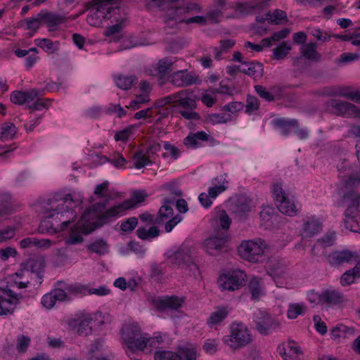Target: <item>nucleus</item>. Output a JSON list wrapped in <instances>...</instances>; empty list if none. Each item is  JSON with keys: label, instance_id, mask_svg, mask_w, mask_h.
I'll return each instance as SVG.
<instances>
[{"label": "nucleus", "instance_id": "obj_38", "mask_svg": "<svg viewBox=\"0 0 360 360\" xmlns=\"http://www.w3.org/2000/svg\"><path fill=\"white\" fill-rule=\"evenodd\" d=\"M307 310V307L303 302L290 303L288 305L286 315L289 319H295L298 317V316L304 315Z\"/></svg>", "mask_w": 360, "mask_h": 360}, {"label": "nucleus", "instance_id": "obj_64", "mask_svg": "<svg viewBox=\"0 0 360 360\" xmlns=\"http://www.w3.org/2000/svg\"><path fill=\"white\" fill-rule=\"evenodd\" d=\"M138 219L136 217H130L121 224V230L124 232H130L133 231L137 226Z\"/></svg>", "mask_w": 360, "mask_h": 360}, {"label": "nucleus", "instance_id": "obj_31", "mask_svg": "<svg viewBox=\"0 0 360 360\" xmlns=\"http://www.w3.org/2000/svg\"><path fill=\"white\" fill-rule=\"evenodd\" d=\"M268 274L274 279H285L288 277V271L285 266L277 262L271 261L268 266Z\"/></svg>", "mask_w": 360, "mask_h": 360}, {"label": "nucleus", "instance_id": "obj_23", "mask_svg": "<svg viewBox=\"0 0 360 360\" xmlns=\"http://www.w3.org/2000/svg\"><path fill=\"white\" fill-rule=\"evenodd\" d=\"M110 8L111 7L108 4L98 5L96 8L90 10L86 17V22L94 27L100 26L103 20L107 18V15L110 13Z\"/></svg>", "mask_w": 360, "mask_h": 360}, {"label": "nucleus", "instance_id": "obj_51", "mask_svg": "<svg viewBox=\"0 0 360 360\" xmlns=\"http://www.w3.org/2000/svg\"><path fill=\"white\" fill-rule=\"evenodd\" d=\"M267 15L269 16V23L278 25L281 23V20H286L287 15L285 11L276 9L274 12H268Z\"/></svg>", "mask_w": 360, "mask_h": 360}, {"label": "nucleus", "instance_id": "obj_35", "mask_svg": "<svg viewBox=\"0 0 360 360\" xmlns=\"http://www.w3.org/2000/svg\"><path fill=\"white\" fill-rule=\"evenodd\" d=\"M41 20L42 23L51 28L66 22V18L64 15L53 13L41 14Z\"/></svg>", "mask_w": 360, "mask_h": 360}, {"label": "nucleus", "instance_id": "obj_13", "mask_svg": "<svg viewBox=\"0 0 360 360\" xmlns=\"http://www.w3.org/2000/svg\"><path fill=\"white\" fill-rule=\"evenodd\" d=\"M254 322L257 330L263 335H267L281 326L278 319L262 311L255 314Z\"/></svg>", "mask_w": 360, "mask_h": 360}, {"label": "nucleus", "instance_id": "obj_8", "mask_svg": "<svg viewBox=\"0 0 360 360\" xmlns=\"http://www.w3.org/2000/svg\"><path fill=\"white\" fill-rule=\"evenodd\" d=\"M70 207H75L74 205H69L68 204L65 207H61L60 212L56 214L52 219L50 226L48 228L49 223L46 220H43L40 224L39 229L44 231V226L48 229H54L55 231H61L65 230L71 223H72L77 217L76 211Z\"/></svg>", "mask_w": 360, "mask_h": 360}, {"label": "nucleus", "instance_id": "obj_5", "mask_svg": "<svg viewBox=\"0 0 360 360\" xmlns=\"http://www.w3.org/2000/svg\"><path fill=\"white\" fill-rule=\"evenodd\" d=\"M224 344L233 349L245 347L252 342V336L248 328L242 322L234 321L229 326V334L222 339Z\"/></svg>", "mask_w": 360, "mask_h": 360}, {"label": "nucleus", "instance_id": "obj_60", "mask_svg": "<svg viewBox=\"0 0 360 360\" xmlns=\"http://www.w3.org/2000/svg\"><path fill=\"white\" fill-rule=\"evenodd\" d=\"M335 240V232H330L326 234L322 238L318 239L317 243H319L323 248H327L333 245Z\"/></svg>", "mask_w": 360, "mask_h": 360}, {"label": "nucleus", "instance_id": "obj_57", "mask_svg": "<svg viewBox=\"0 0 360 360\" xmlns=\"http://www.w3.org/2000/svg\"><path fill=\"white\" fill-rule=\"evenodd\" d=\"M274 124L279 129L298 126V122L295 119L278 118L274 120Z\"/></svg>", "mask_w": 360, "mask_h": 360}, {"label": "nucleus", "instance_id": "obj_58", "mask_svg": "<svg viewBox=\"0 0 360 360\" xmlns=\"http://www.w3.org/2000/svg\"><path fill=\"white\" fill-rule=\"evenodd\" d=\"M134 129V126L130 125L123 130L118 131L115 134V140L116 141H124L126 142L128 141L129 136L132 134V131Z\"/></svg>", "mask_w": 360, "mask_h": 360}, {"label": "nucleus", "instance_id": "obj_53", "mask_svg": "<svg viewBox=\"0 0 360 360\" xmlns=\"http://www.w3.org/2000/svg\"><path fill=\"white\" fill-rule=\"evenodd\" d=\"M209 121L213 124L226 123L231 120V115L226 112L214 113L209 115Z\"/></svg>", "mask_w": 360, "mask_h": 360}, {"label": "nucleus", "instance_id": "obj_27", "mask_svg": "<svg viewBox=\"0 0 360 360\" xmlns=\"http://www.w3.org/2000/svg\"><path fill=\"white\" fill-rule=\"evenodd\" d=\"M278 352L284 360H297L301 350L294 341L278 345Z\"/></svg>", "mask_w": 360, "mask_h": 360}, {"label": "nucleus", "instance_id": "obj_2", "mask_svg": "<svg viewBox=\"0 0 360 360\" xmlns=\"http://www.w3.org/2000/svg\"><path fill=\"white\" fill-rule=\"evenodd\" d=\"M83 199L79 192L72 191L67 194L57 193L48 199L41 200L39 202V207L45 218L51 219L60 212L61 207H65L68 204L77 206L82 203Z\"/></svg>", "mask_w": 360, "mask_h": 360}, {"label": "nucleus", "instance_id": "obj_28", "mask_svg": "<svg viewBox=\"0 0 360 360\" xmlns=\"http://www.w3.org/2000/svg\"><path fill=\"white\" fill-rule=\"evenodd\" d=\"M322 304L328 307L339 305L345 301L342 292L334 289H327L321 291Z\"/></svg>", "mask_w": 360, "mask_h": 360}, {"label": "nucleus", "instance_id": "obj_12", "mask_svg": "<svg viewBox=\"0 0 360 360\" xmlns=\"http://www.w3.org/2000/svg\"><path fill=\"white\" fill-rule=\"evenodd\" d=\"M173 205V200L165 199L164 205L160 208L158 217L155 218L156 224H165V230L167 233L172 231L174 227L181 220L179 215L173 216L174 210L172 207Z\"/></svg>", "mask_w": 360, "mask_h": 360}, {"label": "nucleus", "instance_id": "obj_41", "mask_svg": "<svg viewBox=\"0 0 360 360\" xmlns=\"http://www.w3.org/2000/svg\"><path fill=\"white\" fill-rule=\"evenodd\" d=\"M249 288L251 292L252 298L254 300L259 299V297L264 294L262 280L259 278H253L249 283Z\"/></svg>", "mask_w": 360, "mask_h": 360}, {"label": "nucleus", "instance_id": "obj_26", "mask_svg": "<svg viewBox=\"0 0 360 360\" xmlns=\"http://www.w3.org/2000/svg\"><path fill=\"white\" fill-rule=\"evenodd\" d=\"M59 288L67 295V300L70 301L72 297L84 296L87 294L88 286L79 283H65L63 281L58 282Z\"/></svg>", "mask_w": 360, "mask_h": 360}, {"label": "nucleus", "instance_id": "obj_54", "mask_svg": "<svg viewBox=\"0 0 360 360\" xmlns=\"http://www.w3.org/2000/svg\"><path fill=\"white\" fill-rule=\"evenodd\" d=\"M36 99V101H32V103H30L26 105L31 110V112L48 108L49 101L47 99L38 98V97Z\"/></svg>", "mask_w": 360, "mask_h": 360}, {"label": "nucleus", "instance_id": "obj_7", "mask_svg": "<svg viewBox=\"0 0 360 360\" xmlns=\"http://www.w3.org/2000/svg\"><path fill=\"white\" fill-rule=\"evenodd\" d=\"M272 196L279 211L288 216H295L298 212L293 197L290 198L283 188L281 183L276 182L271 187Z\"/></svg>", "mask_w": 360, "mask_h": 360}, {"label": "nucleus", "instance_id": "obj_10", "mask_svg": "<svg viewBox=\"0 0 360 360\" xmlns=\"http://www.w3.org/2000/svg\"><path fill=\"white\" fill-rule=\"evenodd\" d=\"M143 337L139 326L129 325L122 330V339L126 345V352L129 356V352L134 353L136 350L143 351L146 348L143 344Z\"/></svg>", "mask_w": 360, "mask_h": 360}, {"label": "nucleus", "instance_id": "obj_17", "mask_svg": "<svg viewBox=\"0 0 360 360\" xmlns=\"http://www.w3.org/2000/svg\"><path fill=\"white\" fill-rule=\"evenodd\" d=\"M155 360H196V351L194 348L180 347L175 353L168 350L156 351Z\"/></svg>", "mask_w": 360, "mask_h": 360}, {"label": "nucleus", "instance_id": "obj_34", "mask_svg": "<svg viewBox=\"0 0 360 360\" xmlns=\"http://www.w3.org/2000/svg\"><path fill=\"white\" fill-rule=\"evenodd\" d=\"M330 335L333 340H338L339 338H350L355 335V330L352 327L339 324L332 329Z\"/></svg>", "mask_w": 360, "mask_h": 360}, {"label": "nucleus", "instance_id": "obj_33", "mask_svg": "<svg viewBox=\"0 0 360 360\" xmlns=\"http://www.w3.org/2000/svg\"><path fill=\"white\" fill-rule=\"evenodd\" d=\"M317 44L315 42H311L307 44H304L300 51L302 56L307 60L318 62L321 60V56L317 51Z\"/></svg>", "mask_w": 360, "mask_h": 360}, {"label": "nucleus", "instance_id": "obj_29", "mask_svg": "<svg viewBox=\"0 0 360 360\" xmlns=\"http://www.w3.org/2000/svg\"><path fill=\"white\" fill-rule=\"evenodd\" d=\"M67 297V295L62 290V288L58 287L44 295L41 298V304L44 307L50 309L54 307L56 301L65 302Z\"/></svg>", "mask_w": 360, "mask_h": 360}, {"label": "nucleus", "instance_id": "obj_37", "mask_svg": "<svg viewBox=\"0 0 360 360\" xmlns=\"http://www.w3.org/2000/svg\"><path fill=\"white\" fill-rule=\"evenodd\" d=\"M321 230V225L318 219L312 218L304 222L302 236L310 238L318 233Z\"/></svg>", "mask_w": 360, "mask_h": 360}, {"label": "nucleus", "instance_id": "obj_4", "mask_svg": "<svg viewBox=\"0 0 360 360\" xmlns=\"http://www.w3.org/2000/svg\"><path fill=\"white\" fill-rule=\"evenodd\" d=\"M43 278V264L40 260H30L27 268L18 270L15 273L14 284L18 289L26 288L33 282V285H40Z\"/></svg>", "mask_w": 360, "mask_h": 360}, {"label": "nucleus", "instance_id": "obj_14", "mask_svg": "<svg viewBox=\"0 0 360 360\" xmlns=\"http://www.w3.org/2000/svg\"><path fill=\"white\" fill-rule=\"evenodd\" d=\"M326 108L328 110L338 116L360 118V108L347 101L330 99L326 103Z\"/></svg>", "mask_w": 360, "mask_h": 360}, {"label": "nucleus", "instance_id": "obj_56", "mask_svg": "<svg viewBox=\"0 0 360 360\" xmlns=\"http://www.w3.org/2000/svg\"><path fill=\"white\" fill-rule=\"evenodd\" d=\"M30 338L28 336L20 335L16 339V348L20 353H24L27 351V347L30 344Z\"/></svg>", "mask_w": 360, "mask_h": 360}, {"label": "nucleus", "instance_id": "obj_18", "mask_svg": "<svg viewBox=\"0 0 360 360\" xmlns=\"http://www.w3.org/2000/svg\"><path fill=\"white\" fill-rule=\"evenodd\" d=\"M97 198H104L103 200L94 204L91 207L93 212H101L109 204L110 200H113L118 197V193H112L109 191V182L105 181L102 184H98L94 192Z\"/></svg>", "mask_w": 360, "mask_h": 360}, {"label": "nucleus", "instance_id": "obj_52", "mask_svg": "<svg viewBox=\"0 0 360 360\" xmlns=\"http://www.w3.org/2000/svg\"><path fill=\"white\" fill-rule=\"evenodd\" d=\"M177 0H146V6L148 8H159L165 9L168 8L170 4L176 1Z\"/></svg>", "mask_w": 360, "mask_h": 360}, {"label": "nucleus", "instance_id": "obj_45", "mask_svg": "<svg viewBox=\"0 0 360 360\" xmlns=\"http://www.w3.org/2000/svg\"><path fill=\"white\" fill-rule=\"evenodd\" d=\"M136 234L141 240H151L159 236L160 230L156 226H151L148 229L139 227L136 230Z\"/></svg>", "mask_w": 360, "mask_h": 360}, {"label": "nucleus", "instance_id": "obj_22", "mask_svg": "<svg viewBox=\"0 0 360 360\" xmlns=\"http://www.w3.org/2000/svg\"><path fill=\"white\" fill-rule=\"evenodd\" d=\"M229 236L227 233L215 232L214 235L207 238L205 242L206 251L212 255L224 248L229 241Z\"/></svg>", "mask_w": 360, "mask_h": 360}, {"label": "nucleus", "instance_id": "obj_11", "mask_svg": "<svg viewBox=\"0 0 360 360\" xmlns=\"http://www.w3.org/2000/svg\"><path fill=\"white\" fill-rule=\"evenodd\" d=\"M266 248L265 243L261 239L243 241L238 248L241 257L250 262H257Z\"/></svg>", "mask_w": 360, "mask_h": 360}, {"label": "nucleus", "instance_id": "obj_32", "mask_svg": "<svg viewBox=\"0 0 360 360\" xmlns=\"http://www.w3.org/2000/svg\"><path fill=\"white\" fill-rule=\"evenodd\" d=\"M230 309L227 307H218L215 311L212 312L207 320V323L209 326L221 323L229 314Z\"/></svg>", "mask_w": 360, "mask_h": 360}, {"label": "nucleus", "instance_id": "obj_61", "mask_svg": "<svg viewBox=\"0 0 360 360\" xmlns=\"http://www.w3.org/2000/svg\"><path fill=\"white\" fill-rule=\"evenodd\" d=\"M164 274L162 266L158 264H153L151 266V278L156 282H160Z\"/></svg>", "mask_w": 360, "mask_h": 360}, {"label": "nucleus", "instance_id": "obj_50", "mask_svg": "<svg viewBox=\"0 0 360 360\" xmlns=\"http://www.w3.org/2000/svg\"><path fill=\"white\" fill-rule=\"evenodd\" d=\"M12 198L6 193L0 194V217L11 211Z\"/></svg>", "mask_w": 360, "mask_h": 360}, {"label": "nucleus", "instance_id": "obj_1", "mask_svg": "<svg viewBox=\"0 0 360 360\" xmlns=\"http://www.w3.org/2000/svg\"><path fill=\"white\" fill-rule=\"evenodd\" d=\"M147 197L148 194L145 191L139 190L134 191L130 200H125L122 203L115 205L102 212L98 216V219L99 224L90 227L89 229V226L91 224L89 221V217L91 215V210H86L77 223V228L80 229L82 232L84 233L87 234L94 231L96 226L107 223L111 219L120 216L127 210L133 207L136 204L143 202Z\"/></svg>", "mask_w": 360, "mask_h": 360}, {"label": "nucleus", "instance_id": "obj_44", "mask_svg": "<svg viewBox=\"0 0 360 360\" xmlns=\"http://www.w3.org/2000/svg\"><path fill=\"white\" fill-rule=\"evenodd\" d=\"M34 41L37 46L43 49L46 52L49 53H53L59 49V42H53L49 39H35Z\"/></svg>", "mask_w": 360, "mask_h": 360}, {"label": "nucleus", "instance_id": "obj_6", "mask_svg": "<svg viewBox=\"0 0 360 360\" xmlns=\"http://www.w3.org/2000/svg\"><path fill=\"white\" fill-rule=\"evenodd\" d=\"M175 107L179 114L188 120H198L200 115L195 112L196 100L192 91L188 89L181 90L176 93Z\"/></svg>", "mask_w": 360, "mask_h": 360}, {"label": "nucleus", "instance_id": "obj_46", "mask_svg": "<svg viewBox=\"0 0 360 360\" xmlns=\"http://www.w3.org/2000/svg\"><path fill=\"white\" fill-rule=\"evenodd\" d=\"M134 76L120 75L115 78V81L118 88L122 90H128L134 85L136 81Z\"/></svg>", "mask_w": 360, "mask_h": 360}, {"label": "nucleus", "instance_id": "obj_16", "mask_svg": "<svg viewBox=\"0 0 360 360\" xmlns=\"http://www.w3.org/2000/svg\"><path fill=\"white\" fill-rule=\"evenodd\" d=\"M93 316L91 314L80 312L68 321L70 328L75 330L79 335L87 336L92 332L91 326Z\"/></svg>", "mask_w": 360, "mask_h": 360}, {"label": "nucleus", "instance_id": "obj_39", "mask_svg": "<svg viewBox=\"0 0 360 360\" xmlns=\"http://www.w3.org/2000/svg\"><path fill=\"white\" fill-rule=\"evenodd\" d=\"M103 345L100 340H94L91 344L87 347L86 355L89 360L98 359L101 355Z\"/></svg>", "mask_w": 360, "mask_h": 360}, {"label": "nucleus", "instance_id": "obj_19", "mask_svg": "<svg viewBox=\"0 0 360 360\" xmlns=\"http://www.w3.org/2000/svg\"><path fill=\"white\" fill-rule=\"evenodd\" d=\"M22 296L8 288H0V310L4 315L11 314Z\"/></svg>", "mask_w": 360, "mask_h": 360}, {"label": "nucleus", "instance_id": "obj_21", "mask_svg": "<svg viewBox=\"0 0 360 360\" xmlns=\"http://www.w3.org/2000/svg\"><path fill=\"white\" fill-rule=\"evenodd\" d=\"M359 258V255L356 252L349 250L341 251H333L328 257L329 264L333 266H340L345 264H349Z\"/></svg>", "mask_w": 360, "mask_h": 360}, {"label": "nucleus", "instance_id": "obj_36", "mask_svg": "<svg viewBox=\"0 0 360 360\" xmlns=\"http://www.w3.org/2000/svg\"><path fill=\"white\" fill-rule=\"evenodd\" d=\"M243 72L255 78L261 77L263 75V65L253 61L245 62L243 64Z\"/></svg>", "mask_w": 360, "mask_h": 360}, {"label": "nucleus", "instance_id": "obj_25", "mask_svg": "<svg viewBox=\"0 0 360 360\" xmlns=\"http://www.w3.org/2000/svg\"><path fill=\"white\" fill-rule=\"evenodd\" d=\"M42 91L32 89L26 91H14L11 94V101L14 104L23 105L32 103L35 98L42 95Z\"/></svg>", "mask_w": 360, "mask_h": 360}, {"label": "nucleus", "instance_id": "obj_20", "mask_svg": "<svg viewBox=\"0 0 360 360\" xmlns=\"http://www.w3.org/2000/svg\"><path fill=\"white\" fill-rule=\"evenodd\" d=\"M168 80L173 86L181 88L197 84L199 81V77L193 72H188L187 70H183L172 72L168 77Z\"/></svg>", "mask_w": 360, "mask_h": 360}, {"label": "nucleus", "instance_id": "obj_59", "mask_svg": "<svg viewBox=\"0 0 360 360\" xmlns=\"http://www.w3.org/2000/svg\"><path fill=\"white\" fill-rule=\"evenodd\" d=\"M259 108V100L253 96H248L245 105V112L252 113V112L258 110Z\"/></svg>", "mask_w": 360, "mask_h": 360}, {"label": "nucleus", "instance_id": "obj_40", "mask_svg": "<svg viewBox=\"0 0 360 360\" xmlns=\"http://www.w3.org/2000/svg\"><path fill=\"white\" fill-rule=\"evenodd\" d=\"M215 221L221 229V230H216V232L228 233V230L230 227L231 219L226 211L220 210L215 217Z\"/></svg>", "mask_w": 360, "mask_h": 360}, {"label": "nucleus", "instance_id": "obj_63", "mask_svg": "<svg viewBox=\"0 0 360 360\" xmlns=\"http://www.w3.org/2000/svg\"><path fill=\"white\" fill-rule=\"evenodd\" d=\"M255 89L257 94L264 100L267 101H274V96L271 92L267 91L263 86L256 85L255 86Z\"/></svg>", "mask_w": 360, "mask_h": 360}, {"label": "nucleus", "instance_id": "obj_48", "mask_svg": "<svg viewBox=\"0 0 360 360\" xmlns=\"http://www.w3.org/2000/svg\"><path fill=\"white\" fill-rule=\"evenodd\" d=\"M290 50L291 45L288 42L284 41L274 49L272 58L275 60L283 59L287 56Z\"/></svg>", "mask_w": 360, "mask_h": 360}, {"label": "nucleus", "instance_id": "obj_24", "mask_svg": "<svg viewBox=\"0 0 360 360\" xmlns=\"http://www.w3.org/2000/svg\"><path fill=\"white\" fill-rule=\"evenodd\" d=\"M184 302V298L171 296L154 298L152 300V304L159 311L165 309L176 310L181 307Z\"/></svg>", "mask_w": 360, "mask_h": 360}, {"label": "nucleus", "instance_id": "obj_9", "mask_svg": "<svg viewBox=\"0 0 360 360\" xmlns=\"http://www.w3.org/2000/svg\"><path fill=\"white\" fill-rule=\"evenodd\" d=\"M344 200L347 203L344 219L345 228L352 232H359L360 228L356 217L360 205V193L344 194Z\"/></svg>", "mask_w": 360, "mask_h": 360}, {"label": "nucleus", "instance_id": "obj_15", "mask_svg": "<svg viewBox=\"0 0 360 360\" xmlns=\"http://www.w3.org/2000/svg\"><path fill=\"white\" fill-rule=\"evenodd\" d=\"M246 274L241 270H232L221 275L219 279V287L222 290L234 291L240 288L245 282Z\"/></svg>", "mask_w": 360, "mask_h": 360}, {"label": "nucleus", "instance_id": "obj_43", "mask_svg": "<svg viewBox=\"0 0 360 360\" xmlns=\"http://www.w3.org/2000/svg\"><path fill=\"white\" fill-rule=\"evenodd\" d=\"M16 134V127L14 124L6 122L0 124V139L6 141L12 139Z\"/></svg>", "mask_w": 360, "mask_h": 360}, {"label": "nucleus", "instance_id": "obj_62", "mask_svg": "<svg viewBox=\"0 0 360 360\" xmlns=\"http://www.w3.org/2000/svg\"><path fill=\"white\" fill-rule=\"evenodd\" d=\"M176 100V93L167 96L165 97L161 98L158 100H157L155 103L154 106L157 108H162L165 106L167 104L169 103H175Z\"/></svg>", "mask_w": 360, "mask_h": 360}, {"label": "nucleus", "instance_id": "obj_3", "mask_svg": "<svg viewBox=\"0 0 360 360\" xmlns=\"http://www.w3.org/2000/svg\"><path fill=\"white\" fill-rule=\"evenodd\" d=\"M165 255L172 265L189 270L195 276L199 273L198 266L195 262L193 249L191 246L182 244L168 250Z\"/></svg>", "mask_w": 360, "mask_h": 360}, {"label": "nucleus", "instance_id": "obj_42", "mask_svg": "<svg viewBox=\"0 0 360 360\" xmlns=\"http://www.w3.org/2000/svg\"><path fill=\"white\" fill-rule=\"evenodd\" d=\"M360 278V272L357 267L347 270L340 277V284L342 286H347L354 283L356 278Z\"/></svg>", "mask_w": 360, "mask_h": 360}, {"label": "nucleus", "instance_id": "obj_47", "mask_svg": "<svg viewBox=\"0 0 360 360\" xmlns=\"http://www.w3.org/2000/svg\"><path fill=\"white\" fill-rule=\"evenodd\" d=\"M133 159L134 162V167L136 169H141L145 166L153 163V160H150L145 153L141 150L134 153Z\"/></svg>", "mask_w": 360, "mask_h": 360}, {"label": "nucleus", "instance_id": "obj_49", "mask_svg": "<svg viewBox=\"0 0 360 360\" xmlns=\"http://www.w3.org/2000/svg\"><path fill=\"white\" fill-rule=\"evenodd\" d=\"M108 245L103 239H97L88 246V249L98 255H104L108 252Z\"/></svg>", "mask_w": 360, "mask_h": 360}, {"label": "nucleus", "instance_id": "obj_30", "mask_svg": "<svg viewBox=\"0 0 360 360\" xmlns=\"http://www.w3.org/2000/svg\"><path fill=\"white\" fill-rule=\"evenodd\" d=\"M174 63L175 60L171 58H164L153 65L155 75H158L160 77V84L164 83L166 74Z\"/></svg>", "mask_w": 360, "mask_h": 360}, {"label": "nucleus", "instance_id": "obj_55", "mask_svg": "<svg viewBox=\"0 0 360 360\" xmlns=\"http://www.w3.org/2000/svg\"><path fill=\"white\" fill-rule=\"evenodd\" d=\"M359 54L356 53H343L336 60V63L338 65L347 64L359 60Z\"/></svg>", "mask_w": 360, "mask_h": 360}]
</instances>
